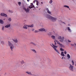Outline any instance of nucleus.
Here are the masks:
<instances>
[{
    "label": "nucleus",
    "instance_id": "nucleus-17",
    "mask_svg": "<svg viewBox=\"0 0 76 76\" xmlns=\"http://www.w3.org/2000/svg\"><path fill=\"white\" fill-rule=\"evenodd\" d=\"M67 57L68 58V59H69V58H70V56L69 55V54H67Z\"/></svg>",
    "mask_w": 76,
    "mask_h": 76
},
{
    "label": "nucleus",
    "instance_id": "nucleus-8",
    "mask_svg": "<svg viewBox=\"0 0 76 76\" xmlns=\"http://www.w3.org/2000/svg\"><path fill=\"white\" fill-rule=\"evenodd\" d=\"M46 11L50 15H52L51 12L49 11L48 8L46 9Z\"/></svg>",
    "mask_w": 76,
    "mask_h": 76
},
{
    "label": "nucleus",
    "instance_id": "nucleus-12",
    "mask_svg": "<svg viewBox=\"0 0 76 76\" xmlns=\"http://www.w3.org/2000/svg\"><path fill=\"white\" fill-rule=\"evenodd\" d=\"M0 23L3 24L4 23V21L2 20H0Z\"/></svg>",
    "mask_w": 76,
    "mask_h": 76
},
{
    "label": "nucleus",
    "instance_id": "nucleus-34",
    "mask_svg": "<svg viewBox=\"0 0 76 76\" xmlns=\"http://www.w3.org/2000/svg\"><path fill=\"white\" fill-rule=\"evenodd\" d=\"M9 20L10 21H11V18H9Z\"/></svg>",
    "mask_w": 76,
    "mask_h": 76
},
{
    "label": "nucleus",
    "instance_id": "nucleus-20",
    "mask_svg": "<svg viewBox=\"0 0 76 76\" xmlns=\"http://www.w3.org/2000/svg\"><path fill=\"white\" fill-rule=\"evenodd\" d=\"M64 7H66V8H69V6L67 5H64Z\"/></svg>",
    "mask_w": 76,
    "mask_h": 76
},
{
    "label": "nucleus",
    "instance_id": "nucleus-6",
    "mask_svg": "<svg viewBox=\"0 0 76 76\" xmlns=\"http://www.w3.org/2000/svg\"><path fill=\"white\" fill-rule=\"evenodd\" d=\"M23 9L26 12H28V11L29 10L28 8L27 9H26V8L24 7L23 8Z\"/></svg>",
    "mask_w": 76,
    "mask_h": 76
},
{
    "label": "nucleus",
    "instance_id": "nucleus-16",
    "mask_svg": "<svg viewBox=\"0 0 76 76\" xmlns=\"http://www.w3.org/2000/svg\"><path fill=\"white\" fill-rule=\"evenodd\" d=\"M23 28L24 29H27V25H24V26H23Z\"/></svg>",
    "mask_w": 76,
    "mask_h": 76
},
{
    "label": "nucleus",
    "instance_id": "nucleus-3",
    "mask_svg": "<svg viewBox=\"0 0 76 76\" xmlns=\"http://www.w3.org/2000/svg\"><path fill=\"white\" fill-rule=\"evenodd\" d=\"M8 45L10 47V48L12 51H13V49L14 48V46L12 44L10 41L8 42Z\"/></svg>",
    "mask_w": 76,
    "mask_h": 76
},
{
    "label": "nucleus",
    "instance_id": "nucleus-27",
    "mask_svg": "<svg viewBox=\"0 0 76 76\" xmlns=\"http://www.w3.org/2000/svg\"><path fill=\"white\" fill-rule=\"evenodd\" d=\"M60 50L61 51H64V50L62 48H60Z\"/></svg>",
    "mask_w": 76,
    "mask_h": 76
},
{
    "label": "nucleus",
    "instance_id": "nucleus-31",
    "mask_svg": "<svg viewBox=\"0 0 76 76\" xmlns=\"http://www.w3.org/2000/svg\"><path fill=\"white\" fill-rule=\"evenodd\" d=\"M21 4V2H18V4H19V6H20V5Z\"/></svg>",
    "mask_w": 76,
    "mask_h": 76
},
{
    "label": "nucleus",
    "instance_id": "nucleus-11",
    "mask_svg": "<svg viewBox=\"0 0 76 76\" xmlns=\"http://www.w3.org/2000/svg\"><path fill=\"white\" fill-rule=\"evenodd\" d=\"M13 41L15 43H18V40H17V39H12Z\"/></svg>",
    "mask_w": 76,
    "mask_h": 76
},
{
    "label": "nucleus",
    "instance_id": "nucleus-10",
    "mask_svg": "<svg viewBox=\"0 0 76 76\" xmlns=\"http://www.w3.org/2000/svg\"><path fill=\"white\" fill-rule=\"evenodd\" d=\"M39 31H45V29L44 28H41L39 29Z\"/></svg>",
    "mask_w": 76,
    "mask_h": 76
},
{
    "label": "nucleus",
    "instance_id": "nucleus-38",
    "mask_svg": "<svg viewBox=\"0 0 76 76\" xmlns=\"http://www.w3.org/2000/svg\"><path fill=\"white\" fill-rule=\"evenodd\" d=\"M66 50H65V52H64V54H66L67 53V52H66Z\"/></svg>",
    "mask_w": 76,
    "mask_h": 76
},
{
    "label": "nucleus",
    "instance_id": "nucleus-18",
    "mask_svg": "<svg viewBox=\"0 0 76 76\" xmlns=\"http://www.w3.org/2000/svg\"><path fill=\"white\" fill-rule=\"evenodd\" d=\"M31 51L34 52V53H35V54H36V53H37V51H36V50H31Z\"/></svg>",
    "mask_w": 76,
    "mask_h": 76
},
{
    "label": "nucleus",
    "instance_id": "nucleus-23",
    "mask_svg": "<svg viewBox=\"0 0 76 76\" xmlns=\"http://www.w3.org/2000/svg\"><path fill=\"white\" fill-rule=\"evenodd\" d=\"M30 44H32V45H34V46H36V44L34 43L33 42H31L30 43Z\"/></svg>",
    "mask_w": 76,
    "mask_h": 76
},
{
    "label": "nucleus",
    "instance_id": "nucleus-53",
    "mask_svg": "<svg viewBox=\"0 0 76 76\" xmlns=\"http://www.w3.org/2000/svg\"><path fill=\"white\" fill-rule=\"evenodd\" d=\"M75 45H76L75 44Z\"/></svg>",
    "mask_w": 76,
    "mask_h": 76
},
{
    "label": "nucleus",
    "instance_id": "nucleus-39",
    "mask_svg": "<svg viewBox=\"0 0 76 76\" xmlns=\"http://www.w3.org/2000/svg\"><path fill=\"white\" fill-rule=\"evenodd\" d=\"M36 3H39V2L38 1H36Z\"/></svg>",
    "mask_w": 76,
    "mask_h": 76
},
{
    "label": "nucleus",
    "instance_id": "nucleus-2",
    "mask_svg": "<svg viewBox=\"0 0 76 76\" xmlns=\"http://www.w3.org/2000/svg\"><path fill=\"white\" fill-rule=\"evenodd\" d=\"M53 45V46L52 45ZM52 45H50L51 46V47L54 48V50L56 51V52H57L58 54H60V53L58 51V50H57L56 49V48H58V46H56L55 45H54L52 43Z\"/></svg>",
    "mask_w": 76,
    "mask_h": 76
},
{
    "label": "nucleus",
    "instance_id": "nucleus-49",
    "mask_svg": "<svg viewBox=\"0 0 76 76\" xmlns=\"http://www.w3.org/2000/svg\"><path fill=\"white\" fill-rule=\"evenodd\" d=\"M5 20V19H3V20Z\"/></svg>",
    "mask_w": 76,
    "mask_h": 76
},
{
    "label": "nucleus",
    "instance_id": "nucleus-29",
    "mask_svg": "<svg viewBox=\"0 0 76 76\" xmlns=\"http://www.w3.org/2000/svg\"><path fill=\"white\" fill-rule=\"evenodd\" d=\"M9 12L10 13H13V12L12 11H10V10H9Z\"/></svg>",
    "mask_w": 76,
    "mask_h": 76
},
{
    "label": "nucleus",
    "instance_id": "nucleus-7",
    "mask_svg": "<svg viewBox=\"0 0 76 76\" xmlns=\"http://www.w3.org/2000/svg\"><path fill=\"white\" fill-rule=\"evenodd\" d=\"M34 6L33 5V3H31V5L29 7V9H31V8H34Z\"/></svg>",
    "mask_w": 76,
    "mask_h": 76
},
{
    "label": "nucleus",
    "instance_id": "nucleus-15",
    "mask_svg": "<svg viewBox=\"0 0 76 76\" xmlns=\"http://www.w3.org/2000/svg\"><path fill=\"white\" fill-rule=\"evenodd\" d=\"M34 26V25H31L30 26H28V25H27V27L29 28H32Z\"/></svg>",
    "mask_w": 76,
    "mask_h": 76
},
{
    "label": "nucleus",
    "instance_id": "nucleus-25",
    "mask_svg": "<svg viewBox=\"0 0 76 76\" xmlns=\"http://www.w3.org/2000/svg\"><path fill=\"white\" fill-rule=\"evenodd\" d=\"M72 65H74V61L73 60H72Z\"/></svg>",
    "mask_w": 76,
    "mask_h": 76
},
{
    "label": "nucleus",
    "instance_id": "nucleus-52",
    "mask_svg": "<svg viewBox=\"0 0 76 76\" xmlns=\"http://www.w3.org/2000/svg\"><path fill=\"white\" fill-rule=\"evenodd\" d=\"M69 9L70 10V9Z\"/></svg>",
    "mask_w": 76,
    "mask_h": 76
},
{
    "label": "nucleus",
    "instance_id": "nucleus-37",
    "mask_svg": "<svg viewBox=\"0 0 76 76\" xmlns=\"http://www.w3.org/2000/svg\"><path fill=\"white\" fill-rule=\"evenodd\" d=\"M57 43L58 44H60V43L59 42V41H58L57 42Z\"/></svg>",
    "mask_w": 76,
    "mask_h": 76
},
{
    "label": "nucleus",
    "instance_id": "nucleus-42",
    "mask_svg": "<svg viewBox=\"0 0 76 76\" xmlns=\"http://www.w3.org/2000/svg\"><path fill=\"white\" fill-rule=\"evenodd\" d=\"M34 30H35V29H32V31H34Z\"/></svg>",
    "mask_w": 76,
    "mask_h": 76
},
{
    "label": "nucleus",
    "instance_id": "nucleus-22",
    "mask_svg": "<svg viewBox=\"0 0 76 76\" xmlns=\"http://www.w3.org/2000/svg\"><path fill=\"white\" fill-rule=\"evenodd\" d=\"M39 31H40L39 30H35V31H34V33H38V32H39Z\"/></svg>",
    "mask_w": 76,
    "mask_h": 76
},
{
    "label": "nucleus",
    "instance_id": "nucleus-13",
    "mask_svg": "<svg viewBox=\"0 0 76 76\" xmlns=\"http://www.w3.org/2000/svg\"><path fill=\"white\" fill-rule=\"evenodd\" d=\"M61 55L63 57H64L65 56V55L64 54V52L63 51H62L61 53Z\"/></svg>",
    "mask_w": 76,
    "mask_h": 76
},
{
    "label": "nucleus",
    "instance_id": "nucleus-35",
    "mask_svg": "<svg viewBox=\"0 0 76 76\" xmlns=\"http://www.w3.org/2000/svg\"><path fill=\"white\" fill-rule=\"evenodd\" d=\"M36 1H37V0H34L33 1L34 3H35V2H36Z\"/></svg>",
    "mask_w": 76,
    "mask_h": 76
},
{
    "label": "nucleus",
    "instance_id": "nucleus-45",
    "mask_svg": "<svg viewBox=\"0 0 76 76\" xmlns=\"http://www.w3.org/2000/svg\"><path fill=\"white\" fill-rule=\"evenodd\" d=\"M41 4H43V3L42 2H41Z\"/></svg>",
    "mask_w": 76,
    "mask_h": 76
},
{
    "label": "nucleus",
    "instance_id": "nucleus-14",
    "mask_svg": "<svg viewBox=\"0 0 76 76\" xmlns=\"http://www.w3.org/2000/svg\"><path fill=\"white\" fill-rule=\"evenodd\" d=\"M10 24L7 25V26H5V27L6 28H8L10 27Z\"/></svg>",
    "mask_w": 76,
    "mask_h": 76
},
{
    "label": "nucleus",
    "instance_id": "nucleus-24",
    "mask_svg": "<svg viewBox=\"0 0 76 76\" xmlns=\"http://www.w3.org/2000/svg\"><path fill=\"white\" fill-rule=\"evenodd\" d=\"M53 3V1L52 0H51L50 1L49 3L50 4H52Z\"/></svg>",
    "mask_w": 76,
    "mask_h": 76
},
{
    "label": "nucleus",
    "instance_id": "nucleus-40",
    "mask_svg": "<svg viewBox=\"0 0 76 76\" xmlns=\"http://www.w3.org/2000/svg\"><path fill=\"white\" fill-rule=\"evenodd\" d=\"M54 42H55V45H56V41H55H55H54Z\"/></svg>",
    "mask_w": 76,
    "mask_h": 76
},
{
    "label": "nucleus",
    "instance_id": "nucleus-33",
    "mask_svg": "<svg viewBox=\"0 0 76 76\" xmlns=\"http://www.w3.org/2000/svg\"><path fill=\"white\" fill-rule=\"evenodd\" d=\"M1 44H4V42L3 41H2L1 42Z\"/></svg>",
    "mask_w": 76,
    "mask_h": 76
},
{
    "label": "nucleus",
    "instance_id": "nucleus-26",
    "mask_svg": "<svg viewBox=\"0 0 76 76\" xmlns=\"http://www.w3.org/2000/svg\"><path fill=\"white\" fill-rule=\"evenodd\" d=\"M51 37L53 39H55V37L54 36H51Z\"/></svg>",
    "mask_w": 76,
    "mask_h": 76
},
{
    "label": "nucleus",
    "instance_id": "nucleus-19",
    "mask_svg": "<svg viewBox=\"0 0 76 76\" xmlns=\"http://www.w3.org/2000/svg\"><path fill=\"white\" fill-rule=\"evenodd\" d=\"M67 29L70 32H71V30H70V29L69 27H68L67 28Z\"/></svg>",
    "mask_w": 76,
    "mask_h": 76
},
{
    "label": "nucleus",
    "instance_id": "nucleus-50",
    "mask_svg": "<svg viewBox=\"0 0 76 76\" xmlns=\"http://www.w3.org/2000/svg\"><path fill=\"white\" fill-rule=\"evenodd\" d=\"M75 66H76V64H75Z\"/></svg>",
    "mask_w": 76,
    "mask_h": 76
},
{
    "label": "nucleus",
    "instance_id": "nucleus-9",
    "mask_svg": "<svg viewBox=\"0 0 76 76\" xmlns=\"http://www.w3.org/2000/svg\"><path fill=\"white\" fill-rule=\"evenodd\" d=\"M1 15L2 16H4L5 17H7V15L4 13H1Z\"/></svg>",
    "mask_w": 76,
    "mask_h": 76
},
{
    "label": "nucleus",
    "instance_id": "nucleus-41",
    "mask_svg": "<svg viewBox=\"0 0 76 76\" xmlns=\"http://www.w3.org/2000/svg\"><path fill=\"white\" fill-rule=\"evenodd\" d=\"M56 42H58V40H56Z\"/></svg>",
    "mask_w": 76,
    "mask_h": 76
},
{
    "label": "nucleus",
    "instance_id": "nucleus-43",
    "mask_svg": "<svg viewBox=\"0 0 76 76\" xmlns=\"http://www.w3.org/2000/svg\"><path fill=\"white\" fill-rule=\"evenodd\" d=\"M36 5H37L38 6L39 5L38 3H36Z\"/></svg>",
    "mask_w": 76,
    "mask_h": 76
},
{
    "label": "nucleus",
    "instance_id": "nucleus-1",
    "mask_svg": "<svg viewBox=\"0 0 76 76\" xmlns=\"http://www.w3.org/2000/svg\"><path fill=\"white\" fill-rule=\"evenodd\" d=\"M46 17L47 19L51 20L53 22H55L57 20V18H56L52 17L49 15H47Z\"/></svg>",
    "mask_w": 76,
    "mask_h": 76
},
{
    "label": "nucleus",
    "instance_id": "nucleus-5",
    "mask_svg": "<svg viewBox=\"0 0 76 76\" xmlns=\"http://www.w3.org/2000/svg\"><path fill=\"white\" fill-rule=\"evenodd\" d=\"M69 69L71 71H74V66L72 65L71 64H69Z\"/></svg>",
    "mask_w": 76,
    "mask_h": 76
},
{
    "label": "nucleus",
    "instance_id": "nucleus-51",
    "mask_svg": "<svg viewBox=\"0 0 76 76\" xmlns=\"http://www.w3.org/2000/svg\"><path fill=\"white\" fill-rule=\"evenodd\" d=\"M37 7V8H38V7Z\"/></svg>",
    "mask_w": 76,
    "mask_h": 76
},
{
    "label": "nucleus",
    "instance_id": "nucleus-21",
    "mask_svg": "<svg viewBox=\"0 0 76 76\" xmlns=\"http://www.w3.org/2000/svg\"><path fill=\"white\" fill-rule=\"evenodd\" d=\"M26 73H27L28 74H31V72H26Z\"/></svg>",
    "mask_w": 76,
    "mask_h": 76
},
{
    "label": "nucleus",
    "instance_id": "nucleus-32",
    "mask_svg": "<svg viewBox=\"0 0 76 76\" xmlns=\"http://www.w3.org/2000/svg\"><path fill=\"white\" fill-rule=\"evenodd\" d=\"M4 26H3L2 27V30H4Z\"/></svg>",
    "mask_w": 76,
    "mask_h": 76
},
{
    "label": "nucleus",
    "instance_id": "nucleus-47",
    "mask_svg": "<svg viewBox=\"0 0 76 76\" xmlns=\"http://www.w3.org/2000/svg\"><path fill=\"white\" fill-rule=\"evenodd\" d=\"M63 23H64V24H65V23H64V22H63Z\"/></svg>",
    "mask_w": 76,
    "mask_h": 76
},
{
    "label": "nucleus",
    "instance_id": "nucleus-44",
    "mask_svg": "<svg viewBox=\"0 0 76 76\" xmlns=\"http://www.w3.org/2000/svg\"><path fill=\"white\" fill-rule=\"evenodd\" d=\"M27 1H28V2H29V0H27Z\"/></svg>",
    "mask_w": 76,
    "mask_h": 76
},
{
    "label": "nucleus",
    "instance_id": "nucleus-46",
    "mask_svg": "<svg viewBox=\"0 0 76 76\" xmlns=\"http://www.w3.org/2000/svg\"><path fill=\"white\" fill-rule=\"evenodd\" d=\"M71 45H72V46H73V45H73V44H71Z\"/></svg>",
    "mask_w": 76,
    "mask_h": 76
},
{
    "label": "nucleus",
    "instance_id": "nucleus-4",
    "mask_svg": "<svg viewBox=\"0 0 76 76\" xmlns=\"http://www.w3.org/2000/svg\"><path fill=\"white\" fill-rule=\"evenodd\" d=\"M64 39V37H62V39L61 36H60L58 37V39H59V41L61 42H63Z\"/></svg>",
    "mask_w": 76,
    "mask_h": 76
},
{
    "label": "nucleus",
    "instance_id": "nucleus-30",
    "mask_svg": "<svg viewBox=\"0 0 76 76\" xmlns=\"http://www.w3.org/2000/svg\"><path fill=\"white\" fill-rule=\"evenodd\" d=\"M21 63L22 64H24V61H22L21 62Z\"/></svg>",
    "mask_w": 76,
    "mask_h": 76
},
{
    "label": "nucleus",
    "instance_id": "nucleus-36",
    "mask_svg": "<svg viewBox=\"0 0 76 76\" xmlns=\"http://www.w3.org/2000/svg\"><path fill=\"white\" fill-rule=\"evenodd\" d=\"M68 42H71V41H70V40H68Z\"/></svg>",
    "mask_w": 76,
    "mask_h": 76
},
{
    "label": "nucleus",
    "instance_id": "nucleus-48",
    "mask_svg": "<svg viewBox=\"0 0 76 76\" xmlns=\"http://www.w3.org/2000/svg\"><path fill=\"white\" fill-rule=\"evenodd\" d=\"M63 58H64L63 57H62V59H63Z\"/></svg>",
    "mask_w": 76,
    "mask_h": 76
},
{
    "label": "nucleus",
    "instance_id": "nucleus-28",
    "mask_svg": "<svg viewBox=\"0 0 76 76\" xmlns=\"http://www.w3.org/2000/svg\"><path fill=\"white\" fill-rule=\"evenodd\" d=\"M59 45H60L61 47L62 48L63 47L62 45L60 43Z\"/></svg>",
    "mask_w": 76,
    "mask_h": 76
}]
</instances>
